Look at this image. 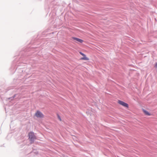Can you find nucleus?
<instances>
[{
  "mask_svg": "<svg viewBox=\"0 0 157 157\" xmlns=\"http://www.w3.org/2000/svg\"><path fill=\"white\" fill-rule=\"evenodd\" d=\"M29 139L31 143H33L36 137L33 132H30L29 134Z\"/></svg>",
  "mask_w": 157,
  "mask_h": 157,
  "instance_id": "obj_1",
  "label": "nucleus"
},
{
  "mask_svg": "<svg viewBox=\"0 0 157 157\" xmlns=\"http://www.w3.org/2000/svg\"><path fill=\"white\" fill-rule=\"evenodd\" d=\"M79 53L83 56V57H82L80 59L81 60H89V59L86 56L82 53V52H79Z\"/></svg>",
  "mask_w": 157,
  "mask_h": 157,
  "instance_id": "obj_2",
  "label": "nucleus"
},
{
  "mask_svg": "<svg viewBox=\"0 0 157 157\" xmlns=\"http://www.w3.org/2000/svg\"><path fill=\"white\" fill-rule=\"evenodd\" d=\"M118 103L120 104L121 105L127 108L128 107V104L124 102L119 100L118 101Z\"/></svg>",
  "mask_w": 157,
  "mask_h": 157,
  "instance_id": "obj_3",
  "label": "nucleus"
},
{
  "mask_svg": "<svg viewBox=\"0 0 157 157\" xmlns=\"http://www.w3.org/2000/svg\"><path fill=\"white\" fill-rule=\"evenodd\" d=\"M35 116L37 117H43L44 115L40 112L37 111L35 113Z\"/></svg>",
  "mask_w": 157,
  "mask_h": 157,
  "instance_id": "obj_4",
  "label": "nucleus"
},
{
  "mask_svg": "<svg viewBox=\"0 0 157 157\" xmlns=\"http://www.w3.org/2000/svg\"><path fill=\"white\" fill-rule=\"evenodd\" d=\"M72 39L80 43H82L83 42V40L76 37H72Z\"/></svg>",
  "mask_w": 157,
  "mask_h": 157,
  "instance_id": "obj_5",
  "label": "nucleus"
},
{
  "mask_svg": "<svg viewBox=\"0 0 157 157\" xmlns=\"http://www.w3.org/2000/svg\"><path fill=\"white\" fill-rule=\"evenodd\" d=\"M143 111L144 113V114L146 115H147V116H150L151 115V114L148 111L145 110L144 109H143Z\"/></svg>",
  "mask_w": 157,
  "mask_h": 157,
  "instance_id": "obj_6",
  "label": "nucleus"
},
{
  "mask_svg": "<svg viewBox=\"0 0 157 157\" xmlns=\"http://www.w3.org/2000/svg\"><path fill=\"white\" fill-rule=\"evenodd\" d=\"M58 119L60 121H62L61 119L60 118V117L59 116H58Z\"/></svg>",
  "mask_w": 157,
  "mask_h": 157,
  "instance_id": "obj_7",
  "label": "nucleus"
},
{
  "mask_svg": "<svg viewBox=\"0 0 157 157\" xmlns=\"http://www.w3.org/2000/svg\"><path fill=\"white\" fill-rule=\"evenodd\" d=\"M155 68H157V63H156L155 64Z\"/></svg>",
  "mask_w": 157,
  "mask_h": 157,
  "instance_id": "obj_8",
  "label": "nucleus"
}]
</instances>
